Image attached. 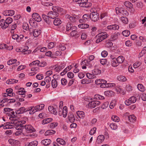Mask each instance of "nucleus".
Listing matches in <instances>:
<instances>
[{
  "label": "nucleus",
  "instance_id": "1",
  "mask_svg": "<svg viewBox=\"0 0 146 146\" xmlns=\"http://www.w3.org/2000/svg\"><path fill=\"white\" fill-rule=\"evenodd\" d=\"M54 11L49 12L47 14L49 18L54 19L58 16V13L63 12V8L58 6L53 7L52 8Z\"/></svg>",
  "mask_w": 146,
  "mask_h": 146
},
{
  "label": "nucleus",
  "instance_id": "2",
  "mask_svg": "<svg viewBox=\"0 0 146 146\" xmlns=\"http://www.w3.org/2000/svg\"><path fill=\"white\" fill-rule=\"evenodd\" d=\"M13 121L11 122V123L14 125L17 130H21L24 128V125L23 124H25L26 121L25 120L18 121L15 118H13Z\"/></svg>",
  "mask_w": 146,
  "mask_h": 146
},
{
  "label": "nucleus",
  "instance_id": "3",
  "mask_svg": "<svg viewBox=\"0 0 146 146\" xmlns=\"http://www.w3.org/2000/svg\"><path fill=\"white\" fill-rule=\"evenodd\" d=\"M107 37V35L106 33L102 32L98 34L96 36L97 39L96 43H99Z\"/></svg>",
  "mask_w": 146,
  "mask_h": 146
},
{
  "label": "nucleus",
  "instance_id": "4",
  "mask_svg": "<svg viewBox=\"0 0 146 146\" xmlns=\"http://www.w3.org/2000/svg\"><path fill=\"white\" fill-rule=\"evenodd\" d=\"M75 1L78 2L79 6L82 7H88L90 6L88 2V0H78Z\"/></svg>",
  "mask_w": 146,
  "mask_h": 146
},
{
  "label": "nucleus",
  "instance_id": "5",
  "mask_svg": "<svg viewBox=\"0 0 146 146\" xmlns=\"http://www.w3.org/2000/svg\"><path fill=\"white\" fill-rule=\"evenodd\" d=\"M90 18L93 21H97L99 19V14L96 12H93L90 13Z\"/></svg>",
  "mask_w": 146,
  "mask_h": 146
},
{
  "label": "nucleus",
  "instance_id": "6",
  "mask_svg": "<svg viewBox=\"0 0 146 146\" xmlns=\"http://www.w3.org/2000/svg\"><path fill=\"white\" fill-rule=\"evenodd\" d=\"M27 133H32L35 132L36 130L31 125H24V128Z\"/></svg>",
  "mask_w": 146,
  "mask_h": 146
},
{
  "label": "nucleus",
  "instance_id": "7",
  "mask_svg": "<svg viewBox=\"0 0 146 146\" xmlns=\"http://www.w3.org/2000/svg\"><path fill=\"white\" fill-rule=\"evenodd\" d=\"M137 100L136 97L134 96H132L128 100H126L125 103L126 105L129 106L131 104L135 103L136 101Z\"/></svg>",
  "mask_w": 146,
  "mask_h": 146
},
{
  "label": "nucleus",
  "instance_id": "8",
  "mask_svg": "<svg viewBox=\"0 0 146 146\" xmlns=\"http://www.w3.org/2000/svg\"><path fill=\"white\" fill-rule=\"evenodd\" d=\"M65 17L66 19H69L72 22L74 23L78 21V16L76 15H74L72 16L68 14H66L65 16Z\"/></svg>",
  "mask_w": 146,
  "mask_h": 146
},
{
  "label": "nucleus",
  "instance_id": "9",
  "mask_svg": "<svg viewBox=\"0 0 146 146\" xmlns=\"http://www.w3.org/2000/svg\"><path fill=\"white\" fill-rule=\"evenodd\" d=\"M100 104V102L98 101H92L90 102L88 104V106L91 108H94L99 106Z\"/></svg>",
  "mask_w": 146,
  "mask_h": 146
},
{
  "label": "nucleus",
  "instance_id": "10",
  "mask_svg": "<svg viewBox=\"0 0 146 146\" xmlns=\"http://www.w3.org/2000/svg\"><path fill=\"white\" fill-rule=\"evenodd\" d=\"M32 31V32H31L30 33L31 34L32 33L33 34V36L35 37H38L41 34V31L40 30L38 29H34L33 30L32 29L30 30V31Z\"/></svg>",
  "mask_w": 146,
  "mask_h": 146
},
{
  "label": "nucleus",
  "instance_id": "11",
  "mask_svg": "<svg viewBox=\"0 0 146 146\" xmlns=\"http://www.w3.org/2000/svg\"><path fill=\"white\" fill-rule=\"evenodd\" d=\"M33 18L38 22H40L41 19L39 15L37 13H34L32 15Z\"/></svg>",
  "mask_w": 146,
  "mask_h": 146
},
{
  "label": "nucleus",
  "instance_id": "12",
  "mask_svg": "<svg viewBox=\"0 0 146 146\" xmlns=\"http://www.w3.org/2000/svg\"><path fill=\"white\" fill-rule=\"evenodd\" d=\"M15 14V11L13 10H7L4 11L3 14L6 16H11Z\"/></svg>",
  "mask_w": 146,
  "mask_h": 146
},
{
  "label": "nucleus",
  "instance_id": "13",
  "mask_svg": "<svg viewBox=\"0 0 146 146\" xmlns=\"http://www.w3.org/2000/svg\"><path fill=\"white\" fill-rule=\"evenodd\" d=\"M8 142L11 145L16 146L19 144V142L14 139H10L8 140Z\"/></svg>",
  "mask_w": 146,
  "mask_h": 146
},
{
  "label": "nucleus",
  "instance_id": "14",
  "mask_svg": "<svg viewBox=\"0 0 146 146\" xmlns=\"http://www.w3.org/2000/svg\"><path fill=\"white\" fill-rule=\"evenodd\" d=\"M68 120L71 122H74L75 120V118L72 112L68 113Z\"/></svg>",
  "mask_w": 146,
  "mask_h": 146
},
{
  "label": "nucleus",
  "instance_id": "15",
  "mask_svg": "<svg viewBox=\"0 0 146 146\" xmlns=\"http://www.w3.org/2000/svg\"><path fill=\"white\" fill-rule=\"evenodd\" d=\"M28 110L27 108H25L24 107H22L20 108L19 110L15 111L16 114H20L23 113L25 112L28 111Z\"/></svg>",
  "mask_w": 146,
  "mask_h": 146
},
{
  "label": "nucleus",
  "instance_id": "16",
  "mask_svg": "<svg viewBox=\"0 0 146 146\" xmlns=\"http://www.w3.org/2000/svg\"><path fill=\"white\" fill-rule=\"evenodd\" d=\"M56 109V108H54L53 106H49L48 107V110L49 111L55 115H56L57 114Z\"/></svg>",
  "mask_w": 146,
  "mask_h": 146
},
{
  "label": "nucleus",
  "instance_id": "17",
  "mask_svg": "<svg viewBox=\"0 0 146 146\" xmlns=\"http://www.w3.org/2000/svg\"><path fill=\"white\" fill-rule=\"evenodd\" d=\"M115 90L118 93L122 94V95H124L125 94V92L124 91L123 89L120 86H117L115 88Z\"/></svg>",
  "mask_w": 146,
  "mask_h": 146
},
{
  "label": "nucleus",
  "instance_id": "18",
  "mask_svg": "<svg viewBox=\"0 0 146 146\" xmlns=\"http://www.w3.org/2000/svg\"><path fill=\"white\" fill-rule=\"evenodd\" d=\"M76 29V27H72V25L70 23H68L66 26V31H71L73 29Z\"/></svg>",
  "mask_w": 146,
  "mask_h": 146
},
{
  "label": "nucleus",
  "instance_id": "19",
  "mask_svg": "<svg viewBox=\"0 0 146 146\" xmlns=\"http://www.w3.org/2000/svg\"><path fill=\"white\" fill-rule=\"evenodd\" d=\"M42 18L45 21V22H46L47 24L48 25H50L51 22V21L48 18L49 17L48 16H47L45 15H42Z\"/></svg>",
  "mask_w": 146,
  "mask_h": 146
},
{
  "label": "nucleus",
  "instance_id": "20",
  "mask_svg": "<svg viewBox=\"0 0 146 146\" xmlns=\"http://www.w3.org/2000/svg\"><path fill=\"white\" fill-rule=\"evenodd\" d=\"M76 113L78 117L81 119H83L85 116L84 113L82 111H77Z\"/></svg>",
  "mask_w": 146,
  "mask_h": 146
},
{
  "label": "nucleus",
  "instance_id": "21",
  "mask_svg": "<svg viewBox=\"0 0 146 146\" xmlns=\"http://www.w3.org/2000/svg\"><path fill=\"white\" fill-rule=\"evenodd\" d=\"M58 79L56 80L55 79H52L51 81V84L52 87L55 88H56L58 86V81L57 80H58Z\"/></svg>",
  "mask_w": 146,
  "mask_h": 146
},
{
  "label": "nucleus",
  "instance_id": "22",
  "mask_svg": "<svg viewBox=\"0 0 146 146\" xmlns=\"http://www.w3.org/2000/svg\"><path fill=\"white\" fill-rule=\"evenodd\" d=\"M105 139V137L103 135H100L98 136L97 142L98 143H100L104 141Z\"/></svg>",
  "mask_w": 146,
  "mask_h": 146
},
{
  "label": "nucleus",
  "instance_id": "23",
  "mask_svg": "<svg viewBox=\"0 0 146 146\" xmlns=\"http://www.w3.org/2000/svg\"><path fill=\"white\" fill-rule=\"evenodd\" d=\"M45 105L43 104H41L40 105H37L35 107V109L36 110V111H39L40 110H41L43 109L44 108V106Z\"/></svg>",
  "mask_w": 146,
  "mask_h": 146
},
{
  "label": "nucleus",
  "instance_id": "24",
  "mask_svg": "<svg viewBox=\"0 0 146 146\" xmlns=\"http://www.w3.org/2000/svg\"><path fill=\"white\" fill-rule=\"evenodd\" d=\"M92 74L95 76L100 75L101 73V70L98 68H95L92 70Z\"/></svg>",
  "mask_w": 146,
  "mask_h": 146
},
{
  "label": "nucleus",
  "instance_id": "25",
  "mask_svg": "<svg viewBox=\"0 0 146 146\" xmlns=\"http://www.w3.org/2000/svg\"><path fill=\"white\" fill-rule=\"evenodd\" d=\"M56 133L55 131L53 130H47L45 133V136L51 135L54 134Z\"/></svg>",
  "mask_w": 146,
  "mask_h": 146
},
{
  "label": "nucleus",
  "instance_id": "26",
  "mask_svg": "<svg viewBox=\"0 0 146 146\" xmlns=\"http://www.w3.org/2000/svg\"><path fill=\"white\" fill-rule=\"evenodd\" d=\"M129 120L131 122L134 123L136 120V118L134 115H131L128 116Z\"/></svg>",
  "mask_w": 146,
  "mask_h": 146
},
{
  "label": "nucleus",
  "instance_id": "27",
  "mask_svg": "<svg viewBox=\"0 0 146 146\" xmlns=\"http://www.w3.org/2000/svg\"><path fill=\"white\" fill-rule=\"evenodd\" d=\"M0 26L3 29H5L7 27L5 21L4 19H2L0 20Z\"/></svg>",
  "mask_w": 146,
  "mask_h": 146
},
{
  "label": "nucleus",
  "instance_id": "28",
  "mask_svg": "<svg viewBox=\"0 0 146 146\" xmlns=\"http://www.w3.org/2000/svg\"><path fill=\"white\" fill-rule=\"evenodd\" d=\"M34 108V106H32L30 107H29L27 108V110H28V111H29V113L30 114H33L35 112H36V110L35 109V108H34V109L33 110V109Z\"/></svg>",
  "mask_w": 146,
  "mask_h": 146
},
{
  "label": "nucleus",
  "instance_id": "29",
  "mask_svg": "<svg viewBox=\"0 0 146 146\" xmlns=\"http://www.w3.org/2000/svg\"><path fill=\"white\" fill-rule=\"evenodd\" d=\"M124 58L121 56H119L116 59L118 64L122 63L124 61Z\"/></svg>",
  "mask_w": 146,
  "mask_h": 146
},
{
  "label": "nucleus",
  "instance_id": "30",
  "mask_svg": "<svg viewBox=\"0 0 146 146\" xmlns=\"http://www.w3.org/2000/svg\"><path fill=\"white\" fill-rule=\"evenodd\" d=\"M64 68V66L63 64H61L58 66L54 68L55 70L58 72H59Z\"/></svg>",
  "mask_w": 146,
  "mask_h": 146
},
{
  "label": "nucleus",
  "instance_id": "31",
  "mask_svg": "<svg viewBox=\"0 0 146 146\" xmlns=\"http://www.w3.org/2000/svg\"><path fill=\"white\" fill-rule=\"evenodd\" d=\"M82 19L84 21V23L86 22L89 20L90 18V15H89L88 14H85L83 15L82 17Z\"/></svg>",
  "mask_w": 146,
  "mask_h": 146
},
{
  "label": "nucleus",
  "instance_id": "32",
  "mask_svg": "<svg viewBox=\"0 0 146 146\" xmlns=\"http://www.w3.org/2000/svg\"><path fill=\"white\" fill-rule=\"evenodd\" d=\"M56 141L59 144L61 145H66V142L65 141L61 138H57L56 139Z\"/></svg>",
  "mask_w": 146,
  "mask_h": 146
},
{
  "label": "nucleus",
  "instance_id": "33",
  "mask_svg": "<svg viewBox=\"0 0 146 146\" xmlns=\"http://www.w3.org/2000/svg\"><path fill=\"white\" fill-rule=\"evenodd\" d=\"M13 21V19L10 17H8L6 19L5 21V22L7 27H8L9 24L12 22Z\"/></svg>",
  "mask_w": 146,
  "mask_h": 146
},
{
  "label": "nucleus",
  "instance_id": "34",
  "mask_svg": "<svg viewBox=\"0 0 146 146\" xmlns=\"http://www.w3.org/2000/svg\"><path fill=\"white\" fill-rule=\"evenodd\" d=\"M117 79L119 81L123 82L126 81L127 80L125 76L122 75L118 76L117 77Z\"/></svg>",
  "mask_w": 146,
  "mask_h": 146
},
{
  "label": "nucleus",
  "instance_id": "35",
  "mask_svg": "<svg viewBox=\"0 0 146 146\" xmlns=\"http://www.w3.org/2000/svg\"><path fill=\"white\" fill-rule=\"evenodd\" d=\"M120 35V33L119 32H117L111 36V38L113 40H115L118 38V36Z\"/></svg>",
  "mask_w": 146,
  "mask_h": 146
},
{
  "label": "nucleus",
  "instance_id": "36",
  "mask_svg": "<svg viewBox=\"0 0 146 146\" xmlns=\"http://www.w3.org/2000/svg\"><path fill=\"white\" fill-rule=\"evenodd\" d=\"M108 125L110 127V128L113 130L116 129L117 127V125L115 123H108Z\"/></svg>",
  "mask_w": 146,
  "mask_h": 146
},
{
  "label": "nucleus",
  "instance_id": "37",
  "mask_svg": "<svg viewBox=\"0 0 146 146\" xmlns=\"http://www.w3.org/2000/svg\"><path fill=\"white\" fill-rule=\"evenodd\" d=\"M18 80L14 79H10L7 80L6 83L8 84H12L17 83Z\"/></svg>",
  "mask_w": 146,
  "mask_h": 146
},
{
  "label": "nucleus",
  "instance_id": "38",
  "mask_svg": "<svg viewBox=\"0 0 146 146\" xmlns=\"http://www.w3.org/2000/svg\"><path fill=\"white\" fill-rule=\"evenodd\" d=\"M27 146H37L38 145V142L36 141H34L27 143Z\"/></svg>",
  "mask_w": 146,
  "mask_h": 146
},
{
  "label": "nucleus",
  "instance_id": "39",
  "mask_svg": "<svg viewBox=\"0 0 146 146\" xmlns=\"http://www.w3.org/2000/svg\"><path fill=\"white\" fill-rule=\"evenodd\" d=\"M124 5L125 6L129 9H131L133 7L132 4L129 1H126L124 3Z\"/></svg>",
  "mask_w": 146,
  "mask_h": 146
},
{
  "label": "nucleus",
  "instance_id": "40",
  "mask_svg": "<svg viewBox=\"0 0 146 146\" xmlns=\"http://www.w3.org/2000/svg\"><path fill=\"white\" fill-rule=\"evenodd\" d=\"M104 94L108 96H112L114 94V92L111 90L106 91L104 92Z\"/></svg>",
  "mask_w": 146,
  "mask_h": 146
},
{
  "label": "nucleus",
  "instance_id": "41",
  "mask_svg": "<svg viewBox=\"0 0 146 146\" xmlns=\"http://www.w3.org/2000/svg\"><path fill=\"white\" fill-rule=\"evenodd\" d=\"M138 89L141 92H144L145 90V88L143 85L141 84H139L137 86Z\"/></svg>",
  "mask_w": 146,
  "mask_h": 146
},
{
  "label": "nucleus",
  "instance_id": "42",
  "mask_svg": "<svg viewBox=\"0 0 146 146\" xmlns=\"http://www.w3.org/2000/svg\"><path fill=\"white\" fill-rule=\"evenodd\" d=\"M52 120L51 118H47L45 119L42 120V124L43 125H44L48 123L51 122Z\"/></svg>",
  "mask_w": 146,
  "mask_h": 146
},
{
  "label": "nucleus",
  "instance_id": "43",
  "mask_svg": "<svg viewBox=\"0 0 146 146\" xmlns=\"http://www.w3.org/2000/svg\"><path fill=\"white\" fill-rule=\"evenodd\" d=\"M79 28L82 29H86L89 27V25L86 24H82L78 25Z\"/></svg>",
  "mask_w": 146,
  "mask_h": 146
},
{
  "label": "nucleus",
  "instance_id": "44",
  "mask_svg": "<svg viewBox=\"0 0 146 146\" xmlns=\"http://www.w3.org/2000/svg\"><path fill=\"white\" fill-rule=\"evenodd\" d=\"M118 12L121 13H122L123 15L124 16H127L129 15V13L127 11L125 10H122L119 9L118 11Z\"/></svg>",
  "mask_w": 146,
  "mask_h": 146
},
{
  "label": "nucleus",
  "instance_id": "45",
  "mask_svg": "<svg viewBox=\"0 0 146 146\" xmlns=\"http://www.w3.org/2000/svg\"><path fill=\"white\" fill-rule=\"evenodd\" d=\"M67 111V107L66 106H64L63 110V112L62 113L63 117H66L68 113Z\"/></svg>",
  "mask_w": 146,
  "mask_h": 146
},
{
  "label": "nucleus",
  "instance_id": "46",
  "mask_svg": "<svg viewBox=\"0 0 146 146\" xmlns=\"http://www.w3.org/2000/svg\"><path fill=\"white\" fill-rule=\"evenodd\" d=\"M53 23L54 25L58 26L61 24V21L60 19L57 18L54 20Z\"/></svg>",
  "mask_w": 146,
  "mask_h": 146
},
{
  "label": "nucleus",
  "instance_id": "47",
  "mask_svg": "<svg viewBox=\"0 0 146 146\" xmlns=\"http://www.w3.org/2000/svg\"><path fill=\"white\" fill-rule=\"evenodd\" d=\"M76 29H73L71 31L72 32L70 33V35L72 37H74L78 35V32L76 30Z\"/></svg>",
  "mask_w": 146,
  "mask_h": 146
},
{
  "label": "nucleus",
  "instance_id": "48",
  "mask_svg": "<svg viewBox=\"0 0 146 146\" xmlns=\"http://www.w3.org/2000/svg\"><path fill=\"white\" fill-rule=\"evenodd\" d=\"M86 75L87 77L90 79H93L96 78V76L93 74H91L89 73H87L86 74Z\"/></svg>",
  "mask_w": 146,
  "mask_h": 146
},
{
  "label": "nucleus",
  "instance_id": "49",
  "mask_svg": "<svg viewBox=\"0 0 146 146\" xmlns=\"http://www.w3.org/2000/svg\"><path fill=\"white\" fill-rule=\"evenodd\" d=\"M111 119L112 120L116 122H118L119 121V119L118 117L114 115L112 116Z\"/></svg>",
  "mask_w": 146,
  "mask_h": 146
},
{
  "label": "nucleus",
  "instance_id": "50",
  "mask_svg": "<svg viewBox=\"0 0 146 146\" xmlns=\"http://www.w3.org/2000/svg\"><path fill=\"white\" fill-rule=\"evenodd\" d=\"M122 34L124 36L127 37L130 35V32L128 30H125L122 32Z\"/></svg>",
  "mask_w": 146,
  "mask_h": 146
},
{
  "label": "nucleus",
  "instance_id": "51",
  "mask_svg": "<svg viewBox=\"0 0 146 146\" xmlns=\"http://www.w3.org/2000/svg\"><path fill=\"white\" fill-rule=\"evenodd\" d=\"M113 45L112 42L110 41H106V42L105 46L107 48H109L111 47Z\"/></svg>",
  "mask_w": 146,
  "mask_h": 146
},
{
  "label": "nucleus",
  "instance_id": "52",
  "mask_svg": "<svg viewBox=\"0 0 146 146\" xmlns=\"http://www.w3.org/2000/svg\"><path fill=\"white\" fill-rule=\"evenodd\" d=\"M142 64L141 62L138 61L135 63L133 64V67L135 68H137L140 66Z\"/></svg>",
  "mask_w": 146,
  "mask_h": 146
},
{
  "label": "nucleus",
  "instance_id": "53",
  "mask_svg": "<svg viewBox=\"0 0 146 146\" xmlns=\"http://www.w3.org/2000/svg\"><path fill=\"white\" fill-rule=\"evenodd\" d=\"M121 21L125 24H127L128 22V19L125 17H122L120 18Z\"/></svg>",
  "mask_w": 146,
  "mask_h": 146
},
{
  "label": "nucleus",
  "instance_id": "54",
  "mask_svg": "<svg viewBox=\"0 0 146 146\" xmlns=\"http://www.w3.org/2000/svg\"><path fill=\"white\" fill-rule=\"evenodd\" d=\"M58 124L56 122L52 123L49 124L50 127V128L54 129L58 125Z\"/></svg>",
  "mask_w": 146,
  "mask_h": 146
},
{
  "label": "nucleus",
  "instance_id": "55",
  "mask_svg": "<svg viewBox=\"0 0 146 146\" xmlns=\"http://www.w3.org/2000/svg\"><path fill=\"white\" fill-rule=\"evenodd\" d=\"M116 60H112L111 62V66L114 67H117L118 66L119 64L117 62H116Z\"/></svg>",
  "mask_w": 146,
  "mask_h": 146
},
{
  "label": "nucleus",
  "instance_id": "56",
  "mask_svg": "<svg viewBox=\"0 0 146 146\" xmlns=\"http://www.w3.org/2000/svg\"><path fill=\"white\" fill-rule=\"evenodd\" d=\"M12 38L14 40H16L18 42H20V40L19 39V36L18 35L15 34L12 35Z\"/></svg>",
  "mask_w": 146,
  "mask_h": 146
},
{
  "label": "nucleus",
  "instance_id": "57",
  "mask_svg": "<svg viewBox=\"0 0 146 146\" xmlns=\"http://www.w3.org/2000/svg\"><path fill=\"white\" fill-rule=\"evenodd\" d=\"M24 90V89L23 88H20L19 91L17 92V94L19 95H22L25 92H26Z\"/></svg>",
  "mask_w": 146,
  "mask_h": 146
},
{
  "label": "nucleus",
  "instance_id": "58",
  "mask_svg": "<svg viewBox=\"0 0 146 146\" xmlns=\"http://www.w3.org/2000/svg\"><path fill=\"white\" fill-rule=\"evenodd\" d=\"M72 68L71 66L70 65V66H68V67H67L64 70V72H62L61 73V74H62L64 75L68 71L70 70Z\"/></svg>",
  "mask_w": 146,
  "mask_h": 146
},
{
  "label": "nucleus",
  "instance_id": "59",
  "mask_svg": "<svg viewBox=\"0 0 146 146\" xmlns=\"http://www.w3.org/2000/svg\"><path fill=\"white\" fill-rule=\"evenodd\" d=\"M16 61L17 60L15 59H11L8 61L7 64L9 65H11L15 63Z\"/></svg>",
  "mask_w": 146,
  "mask_h": 146
},
{
  "label": "nucleus",
  "instance_id": "60",
  "mask_svg": "<svg viewBox=\"0 0 146 146\" xmlns=\"http://www.w3.org/2000/svg\"><path fill=\"white\" fill-rule=\"evenodd\" d=\"M133 88L132 86L128 85L127 86L126 90L128 92H130L132 91Z\"/></svg>",
  "mask_w": 146,
  "mask_h": 146
},
{
  "label": "nucleus",
  "instance_id": "61",
  "mask_svg": "<svg viewBox=\"0 0 146 146\" xmlns=\"http://www.w3.org/2000/svg\"><path fill=\"white\" fill-rule=\"evenodd\" d=\"M96 128L95 127H94L91 129L89 133L91 135H94L96 131Z\"/></svg>",
  "mask_w": 146,
  "mask_h": 146
},
{
  "label": "nucleus",
  "instance_id": "62",
  "mask_svg": "<svg viewBox=\"0 0 146 146\" xmlns=\"http://www.w3.org/2000/svg\"><path fill=\"white\" fill-rule=\"evenodd\" d=\"M59 50H61L63 51L66 49V47L64 44H61L59 46Z\"/></svg>",
  "mask_w": 146,
  "mask_h": 146
},
{
  "label": "nucleus",
  "instance_id": "63",
  "mask_svg": "<svg viewBox=\"0 0 146 146\" xmlns=\"http://www.w3.org/2000/svg\"><path fill=\"white\" fill-rule=\"evenodd\" d=\"M61 84L63 86L66 85L67 83V80L65 78H62L61 80Z\"/></svg>",
  "mask_w": 146,
  "mask_h": 146
},
{
  "label": "nucleus",
  "instance_id": "64",
  "mask_svg": "<svg viewBox=\"0 0 146 146\" xmlns=\"http://www.w3.org/2000/svg\"><path fill=\"white\" fill-rule=\"evenodd\" d=\"M55 44L54 43L50 42L48 43V48L51 49L54 48L55 46Z\"/></svg>",
  "mask_w": 146,
  "mask_h": 146
}]
</instances>
